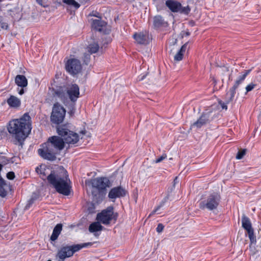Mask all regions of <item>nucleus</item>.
I'll return each mask as SVG.
<instances>
[{
  "label": "nucleus",
  "instance_id": "obj_35",
  "mask_svg": "<svg viewBox=\"0 0 261 261\" xmlns=\"http://www.w3.org/2000/svg\"><path fill=\"white\" fill-rule=\"evenodd\" d=\"M15 177V174L12 171L9 172L7 174V177L9 179L13 180L14 179Z\"/></svg>",
  "mask_w": 261,
  "mask_h": 261
},
{
  "label": "nucleus",
  "instance_id": "obj_39",
  "mask_svg": "<svg viewBox=\"0 0 261 261\" xmlns=\"http://www.w3.org/2000/svg\"><path fill=\"white\" fill-rule=\"evenodd\" d=\"M154 1L156 3L157 7H159L160 5L163 6L165 0H154Z\"/></svg>",
  "mask_w": 261,
  "mask_h": 261
},
{
  "label": "nucleus",
  "instance_id": "obj_49",
  "mask_svg": "<svg viewBox=\"0 0 261 261\" xmlns=\"http://www.w3.org/2000/svg\"><path fill=\"white\" fill-rule=\"evenodd\" d=\"M2 1V0H0V2Z\"/></svg>",
  "mask_w": 261,
  "mask_h": 261
},
{
  "label": "nucleus",
  "instance_id": "obj_18",
  "mask_svg": "<svg viewBox=\"0 0 261 261\" xmlns=\"http://www.w3.org/2000/svg\"><path fill=\"white\" fill-rule=\"evenodd\" d=\"M153 26L154 29L161 28H166L168 26V23L165 21L161 15H156L153 19Z\"/></svg>",
  "mask_w": 261,
  "mask_h": 261
},
{
  "label": "nucleus",
  "instance_id": "obj_43",
  "mask_svg": "<svg viewBox=\"0 0 261 261\" xmlns=\"http://www.w3.org/2000/svg\"><path fill=\"white\" fill-rule=\"evenodd\" d=\"M17 91H18L19 94H20V95H22L25 92V90H24V88H21L20 90H19V89L18 88Z\"/></svg>",
  "mask_w": 261,
  "mask_h": 261
},
{
  "label": "nucleus",
  "instance_id": "obj_38",
  "mask_svg": "<svg viewBox=\"0 0 261 261\" xmlns=\"http://www.w3.org/2000/svg\"><path fill=\"white\" fill-rule=\"evenodd\" d=\"M69 6H73L75 9H77L80 7V5L74 0L73 1Z\"/></svg>",
  "mask_w": 261,
  "mask_h": 261
},
{
  "label": "nucleus",
  "instance_id": "obj_26",
  "mask_svg": "<svg viewBox=\"0 0 261 261\" xmlns=\"http://www.w3.org/2000/svg\"><path fill=\"white\" fill-rule=\"evenodd\" d=\"M99 48V46L98 44L95 42L90 44L87 47L88 51L90 54L97 53Z\"/></svg>",
  "mask_w": 261,
  "mask_h": 261
},
{
  "label": "nucleus",
  "instance_id": "obj_41",
  "mask_svg": "<svg viewBox=\"0 0 261 261\" xmlns=\"http://www.w3.org/2000/svg\"><path fill=\"white\" fill-rule=\"evenodd\" d=\"M35 199L32 197L29 201H28V203L27 204V206H26V208L27 207H29L30 206V205L33 203Z\"/></svg>",
  "mask_w": 261,
  "mask_h": 261
},
{
  "label": "nucleus",
  "instance_id": "obj_5",
  "mask_svg": "<svg viewBox=\"0 0 261 261\" xmlns=\"http://www.w3.org/2000/svg\"><path fill=\"white\" fill-rule=\"evenodd\" d=\"M95 243V242H88L70 246L66 245L62 246L58 250L56 256L59 258L58 261H64L66 258L72 256L75 252L83 248L91 246Z\"/></svg>",
  "mask_w": 261,
  "mask_h": 261
},
{
  "label": "nucleus",
  "instance_id": "obj_27",
  "mask_svg": "<svg viewBox=\"0 0 261 261\" xmlns=\"http://www.w3.org/2000/svg\"><path fill=\"white\" fill-rule=\"evenodd\" d=\"M6 185V182L3 178L0 179V196L4 198L7 195V191L5 189L4 187Z\"/></svg>",
  "mask_w": 261,
  "mask_h": 261
},
{
  "label": "nucleus",
  "instance_id": "obj_47",
  "mask_svg": "<svg viewBox=\"0 0 261 261\" xmlns=\"http://www.w3.org/2000/svg\"><path fill=\"white\" fill-rule=\"evenodd\" d=\"M177 177H176L175 178V179H174V181H173V186H174V185L177 183Z\"/></svg>",
  "mask_w": 261,
  "mask_h": 261
},
{
  "label": "nucleus",
  "instance_id": "obj_21",
  "mask_svg": "<svg viewBox=\"0 0 261 261\" xmlns=\"http://www.w3.org/2000/svg\"><path fill=\"white\" fill-rule=\"evenodd\" d=\"M106 24L105 21L101 20V18L99 19H92V27L96 31H102L103 28L105 27Z\"/></svg>",
  "mask_w": 261,
  "mask_h": 261
},
{
  "label": "nucleus",
  "instance_id": "obj_9",
  "mask_svg": "<svg viewBox=\"0 0 261 261\" xmlns=\"http://www.w3.org/2000/svg\"><path fill=\"white\" fill-rule=\"evenodd\" d=\"M65 109L58 102L55 103L50 116L51 122L55 124L61 123L65 118Z\"/></svg>",
  "mask_w": 261,
  "mask_h": 261
},
{
  "label": "nucleus",
  "instance_id": "obj_6",
  "mask_svg": "<svg viewBox=\"0 0 261 261\" xmlns=\"http://www.w3.org/2000/svg\"><path fill=\"white\" fill-rule=\"evenodd\" d=\"M221 198V196L219 193L216 192L212 193L205 200L199 203V207L201 210L206 208L209 211L216 210L220 203Z\"/></svg>",
  "mask_w": 261,
  "mask_h": 261
},
{
  "label": "nucleus",
  "instance_id": "obj_34",
  "mask_svg": "<svg viewBox=\"0 0 261 261\" xmlns=\"http://www.w3.org/2000/svg\"><path fill=\"white\" fill-rule=\"evenodd\" d=\"M9 26L7 23L3 21V20L1 19V30H7Z\"/></svg>",
  "mask_w": 261,
  "mask_h": 261
},
{
  "label": "nucleus",
  "instance_id": "obj_16",
  "mask_svg": "<svg viewBox=\"0 0 261 261\" xmlns=\"http://www.w3.org/2000/svg\"><path fill=\"white\" fill-rule=\"evenodd\" d=\"M68 95L71 101H75L79 97L80 89L77 84H72L66 88V95Z\"/></svg>",
  "mask_w": 261,
  "mask_h": 261
},
{
  "label": "nucleus",
  "instance_id": "obj_37",
  "mask_svg": "<svg viewBox=\"0 0 261 261\" xmlns=\"http://www.w3.org/2000/svg\"><path fill=\"white\" fill-rule=\"evenodd\" d=\"M164 228V226L163 225V224L159 223L157 226L156 230L158 232L160 233L163 230Z\"/></svg>",
  "mask_w": 261,
  "mask_h": 261
},
{
  "label": "nucleus",
  "instance_id": "obj_1",
  "mask_svg": "<svg viewBox=\"0 0 261 261\" xmlns=\"http://www.w3.org/2000/svg\"><path fill=\"white\" fill-rule=\"evenodd\" d=\"M58 136L49 137L46 142L42 144V147L38 150L39 155L43 159L54 161L56 160V155L64 147V141L69 144L76 143L79 140L77 133L70 130L66 124L58 126L57 127Z\"/></svg>",
  "mask_w": 261,
  "mask_h": 261
},
{
  "label": "nucleus",
  "instance_id": "obj_15",
  "mask_svg": "<svg viewBox=\"0 0 261 261\" xmlns=\"http://www.w3.org/2000/svg\"><path fill=\"white\" fill-rule=\"evenodd\" d=\"M133 37L137 43L139 44H148L151 40L149 32L146 31L135 33Z\"/></svg>",
  "mask_w": 261,
  "mask_h": 261
},
{
  "label": "nucleus",
  "instance_id": "obj_8",
  "mask_svg": "<svg viewBox=\"0 0 261 261\" xmlns=\"http://www.w3.org/2000/svg\"><path fill=\"white\" fill-rule=\"evenodd\" d=\"M250 71L251 69L245 70L242 72V74L236 80L232 87L230 88L229 91L226 93V95L228 96V98L227 99V103H229L233 100L237 93V90L239 89L240 85L243 83L246 76L250 73Z\"/></svg>",
  "mask_w": 261,
  "mask_h": 261
},
{
  "label": "nucleus",
  "instance_id": "obj_17",
  "mask_svg": "<svg viewBox=\"0 0 261 261\" xmlns=\"http://www.w3.org/2000/svg\"><path fill=\"white\" fill-rule=\"evenodd\" d=\"M54 96L58 97L63 102L67 100L66 88L65 87L59 86L52 89Z\"/></svg>",
  "mask_w": 261,
  "mask_h": 261
},
{
  "label": "nucleus",
  "instance_id": "obj_22",
  "mask_svg": "<svg viewBox=\"0 0 261 261\" xmlns=\"http://www.w3.org/2000/svg\"><path fill=\"white\" fill-rule=\"evenodd\" d=\"M7 103L11 108H17L20 107L21 105V101L16 96L11 95L7 100Z\"/></svg>",
  "mask_w": 261,
  "mask_h": 261
},
{
  "label": "nucleus",
  "instance_id": "obj_20",
  "mask_svg": "<svg viewBox=\"0 0 261 261\" xmlns=\"http://www.w3.org/2000/svg\"><path fill=\"white\" fill-rule=\"evenodd\" d=\"M15 84L19 87L25 88L28 84V80L23 75H17L15 78Z\"/></svg>",
  "mask_w": 261,
  "mask_h": 261
},
{
  "label": "nucleus",
  "instance_id": "obj_45",
  "mask_svg": "<svg viewBox=\"0 0 261 261\" xmlns=\"http://www.w3.org/2000/svg\"><path fill=\"white\" fill-rule=\"evenodd\" d=\"M188 23L191 27H194L195 25V22L193 20H190Z\"/></svg>",
  "mask_w": 261,
  "mask_h": 261
},
{
  "label": "nucleus",
  "instance_id": "obj_11",
  "mask_svg": "<svg viewBox=\"0 0 261 261\" xmlns=\"http://www.w3.org/2000/svg\"><path fill=\"white\" fill-rule=\"evenodd\" d=\"M242 226L247 232L251 244H255L256 237L250 219L245 214L242 217Z\"/></svg>",
  "mask_w": 261,
  "mask_h": 261
},
{
  "label": "nucleus",
  "instance_id": "obj_10",
  "mask_svg": "<svg viewBox=\"0 0 261 261\" xmlns=\"http://www.w3.org/2000/svg\"><path fill=\"white\" fill-rule=\"evenodd\" d=\"M36 172L39 175V177L43 180H47L50 183L49 177L55 176L59 169L51 170L49 167L44 165H40L36 168Z\"/></svg>",
  "mask_w": 261,
  "mask_h": 261
},
{
  "label": "nucleus",
  "instance_id": "obj_46",
  "mask_svg": "<svg viewBox=\"0 0 261 261\" xmlns=\"http://www.w3.org/2000/svg\"><path fill=\"white\" fill-rule=\"evenodd\" d=\"M37 3L41 5V6H42V2H43V0H36Z\"/></svg>",
  "mask_w": 261,
  "mask_h": 261
},
{
  "label": "nucleus",
  "instance_id": "obj_23",
  "mask_svg": "<svg viewBox=\"0 0 261 261\" xmlns=\"http://www.w3.org/2000/svg\"><path fill=\"white\" fill-rule=\"evenodd\" d=\"M62 226L63 225L61 223L58 224L56 225L53 229V233L50 238L51 241H55L58 239L62 230Z\"/></svg>",
  "mask_w": 261,
  "mask_h": 261
},
{
  "label": "nucleus",
  "instance_id": "obj_44",
  "mask_svg": "<svg viewBox=\"0 0 261 261\" xmlns=\"http://www.w3.org/2000/svg\"><path fill=\"white\" fill-rule=\"evenodd\" d=\"M73 0H63V2L68 5H70Z\"/></svg>",
  "mask_w": 261,
  "mask_h": 261
},
{
  "label": "nucleus",
  "instance_id": "obj_28",
  "mask_svg": "<svg viewBox=\"0 0 261 261\" xmlns=\"http://www.w3.org/2000/svg\"><path fill=\"white\" fill-rule=\"evenodd\" d=\"M190 11L191 8L188 5L186 7H182L181 5L179 11L178 12H179L180 14L188 15L190 13Z\"/></svg>",
  "mask_w": 261,
  "mask_h": 261
},
{
  "label": "nucleus",
  "instance_id": "obj_42",
  "mask_svg": "<svg viewBox=\"0 0 261 261\" xmlns=\"http://www.w3.org/2000/svg\"><path fill=\"white\" fill-rule=\"evenodd\" d=\"M99 15V13L97 12H92V13H91L90 14V16H95V17H98L99 18H100L101 17L100 16H99L98 15Z\"/></svg>",
  "mask_w": 261,
  "mask_h": 261
},
{
  "label": "nucleus",
  "instance_id": "obj_25",
  "mask_svg": "<svg viewBox=\"0 0 261 261\" xmlns=\"http://www.w3.org/2000/svg\"><path fill=\"white\" fill-rule=\"evenodd\" d=\"M100 222H95L91 223L89 227V230L90 232H94L101 231L103 229V227L100 224Z\"/></svg>",
  "mask_w": 261,
  "mask_h": 261
},
{
  "label": "nucleus",
  "instance_id": "obj_13",
  "mask_svg": "<svg viewBox=\"0 0 261 261\" xmlns=\"http://www.w3.org/2000/svg\"><path fill=\"white\" fill-rule=\"evenodd\" d=\"M128 192L127 190L121 186L112 188L108 194V198L112 201L115 202L116 199L125 197Z\"/></svg>",
  "mask_w": 261,
  "mask_h": 261
},
{
  "label": "nucleus",
  "instance_id": "obj_2",
  "mask_svg": "<svg viewBox=\"0 0 261 261\" xmlns=\"http://www.w3.org/2000/svg\"><path fill=\"white\" fill-rule=\"evenodd\" d=\"M31 129V118L28 113H24L18 119L10 120L7 125V130L12 136L13 143L21 147Z\"/></svg>",
  "mask_w": 261,
  "mask_h": 261
},
{
  "label": "nucleus",
  "instance_id": "obj_12",
  "mask_svg": "<svg viewBox=\"0 0 261 261\" xmlns=\"http://www.w3.org/2000/svg\"><path fill=\"white\" fill-rule=\"evenodd\" d=\"M66 71L72 75H75L81 72L82 65L80 60L76 59H70L67 60L65 64Z\"/></svg>",
  "mask_w": 261,
  "mask_h": 261
},
{
  "label": "nucleus",
  "instance_id": "obj_14",
  "mask_svg": "<svg viewBox=\"0 0 261 261\" xmlns=\"http://www.w3.org/2000/svg\"><path fill=\"white\" fill-rule=\"evenodd\" d=\"M212 111H205L202 112L199 119L193 124L192 126H195L197 128H201L202 126L210 123L213 120L212 116Z\"/></svg>",
  "mask_w": 261,
  "mask_h": 261
},
{
  "label": "nucleus",
  "instance_id": "obj_7",
  "mask_svg": "<svg viewBox=\"0 0 261 261\" xmlns=\"http://www.w3.org/2000/svg\"><path fill=\"white\" fill-rule=\"evenodd\" d=\"M118 216V213L114 212L113 206H110L98 213L96 220L105 225H109L113 220L115 222Z\"/></svg>",
  "mask_w": 261,
  "mask_h": 261
},
{
  "label": "nucleus",
  "instance_id": "obj_48",
  "mask_svg": "<svg viewBox=\"0 0 261 261\" xmlns=\"http://www.w3.org/2000/svg\"><path fill=\"white\" fill-rule=\"evenodd\" d=\"M80 2L82 3H86L88 1H89V0H79Z\"/></svg>",
  "mask_w": 261,
  "mask_h": 261
},
{
  "label": "nucleus",
  "instance_id": "obj_3",
  "mask_svg": "<svg viewBox=\"0 0 261 261\" xmlns=\"http://www.w3.org/2000/svg\"><path fill=\"white\" fill-rule=\"evenodd\" d=\"M67 171L63 168L59 169L55 176L49 177L50 183L56 191L62 195L68 196L71 192V187L70 185V180L68 181Z\"/></svg>",
  "mask_w": 261,
  "mask_h": 261
},
{
  "label": "nucleus",
  "instance_id": "obj_40",
  "mask_svg": "<svg viewBox=\"0 0 261 261\" xmlns=\"http://www.w3.org/2000/svg\"><path fill=\"white\" fill-rule=\"evenodd\" d=\"M181 34L182 38L184 36L187 37V36H189L190 35V32L188 30H187L186 31H182Z\"/></svg>",
  "mask_w": 261,
  "mask_h": 261
},
{
  "label": "nucleus",
  "instance_id": "obj_24",
  "mask_svg": "<svg viewBox=\"0 0 261 261\" xmlns=\"http://www.w3.org/2000/svg\"><path fill=\"white\" fill-rule=\"evenodd\" d=\"M188 44V42L185 43L180 48V50L178 51V53L174 56V59L176 61H181L184 56V54L186 51L187 49V45Z\"/></svg>",
  "mask_w": 261,
  "mask_h": 261
},
{
  "label": "nucleus",
  "instance_id": "obj_4",
  "mask_svg": "<svg viewBox=\"0 0 261 261\" xmlns=\"http://www.w3.org/2000/svg\"><path fill=\"white\" fill-rule=\"evenodd\" d=\"M90 182L92 187L91 194L93 200L97 203L101 202L106 195V188L110 186V180L107 177H97L91 180Z\"/></svg>",
  "mask_w": 261,
  "mask_h": 261
},
{
  "label": "nucleus",
  "instance_id": "obj_30",
  "mask_svg": "<svg viewBox=\"0 0 261 261\" xmlns=\"http://www.w3.org/2000/svg\"><path fill=\"white\" fill-rule=\"evenodd\" d=\"M90 54L85 53L83 57V61L86 64L88 65L90 60Z\"/></svg>",
  "mask_w": 261,
  "mask_h": 261
},
{
  "label": "nucleus",
  "instance_id": "obj_36",
  "mask_svg": "<svg viewBox=\"0 0 261 261\" xmlns=\"http://www.w3.org/2000/svg\"><path fill=\"white\" fill-rule=\"evenodd\" d=\"M228 103H227V100H226V102H224L222 100L219 101V104L221 106L222 108L226 110L227 109V104Z\"/></svg>",
  "mask_w": 261,
  "mask_h": 261
},
{
  "label": "nucleus",
  "instance_id": "obj_31",
  "mask_svg": "<svg viewBox=\"0 0 261 261\" xmlns=\"http://www.w3.org/2000/svg\"><path fill=\"white\" fill-rule=\"evenodd\" d=\"M257 86V85L256 84H254L253 83H251L248 85L245 89H246V92L245 94H246L248 92L252 91L254 88H255Z\"/></svg>",
  "mask_w": 261,
  "mask_h": 261
},
{
  "label": "nucleus",
  "instance_id": "obj_33",
  "mask_svg": "<svg viewBox=\"0 0 261 261\" xmlns=\"http://www.w3.org/2000/svg\"><path fill=\"white\" fill-rule=\"evenodd\" d=\"M167 158V155L166 154L164 153V154H163L161 156H160L159 158H157L155 161H154V162L155 163H160L163 160H164L165 159H166Z\"/></svg>",
  "mask_w": 261,
  "mask_h": 261
},
{
  "label": "nucleus",
  "instance_id": "obj_19",
  "mask_svg": "<svg viewBox=\"0 0 261 261\" xmlns=\"http://www.w3.org/2000/svg\"><path fill=\"white\" fill-rule=\"evenodd\" d=\"M165 5L173 13L178 12L181 7V3L175 0H167Z\"/></svg>",
  "mask_w": 261,
  "mask_h": 261
},
{
  "label": "nucleus",
  "instance_id": "obj_32",
  "mask_svg": "<svg viewBox=\"0 0 261 261\" xmlns=\"http://www.w3.org/2000/svg\"><path fill=\"white\" fill-rule=\"evenodd\" d=\"M168 197H167L165 199V201L162 202V203H161L160 205L158 206L150 214L149 216H151V215H153L154 214H155V213H156L163 206V205L164 204L165 202L166 201V199H168Z\"/></svg>",
  "mask_w": 261,
  "mask_h": 261
},
{
  "label": "nucleus",
  "instance_id": "obj_29",
  "mask_svg": "<svg viewBox=\"0 0 261 261\" xmlns=\"http://www.w3.org/2000/svg\"><path fill=\"white\" fill-rule=\"evenodd\" d=\"M246 153V149H244L239 150L237 154L236 159L238 160L242 159L244 157V156L245 155Z\"/></svg>",
  "mask_w": 261,
  "mask_h": 261
}]
</instances>
